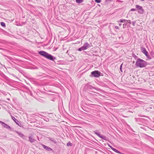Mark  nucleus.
I'll return each instance as SVG.
<instances>
[{"label":"nucleus","mask_w":154,"mask_h":154,"mask_svg":"<svg viewBox=\"0 0 154 154\" xmlns=\"http://www.w3.org/2000/svg\"><path fill=\"white\" fill-rule=\"evenodd\" d=\"M83 2V0H76V2L78 4H80Z\"/></svg>","instance_id":"nucleus-19"},{"label":"nucleus","mask_w":154,"mask_h":154,"mask_svg":"<svg viewBox=\"0 0 154 154\" xmlns=\"http://www.w3.org/2000/svg\"><path fill=\"white\" fill-rule=\"evenodd\" d=\"M48 139L49 140H51V141L55 143H57V141L55 139H54V138L49 137L48 138Z\"/></svg>","instance_id":"nucleus-15"},{"label":"nucleus","mask_w":154,"mask_h":154,"mask_svg":"<svg viewBox=\"0 0 154 154\" xmlns=\"http://www.w3.org/2000/svg\"><path fill=\"white\" fill-rule=\"evenodd\" d=\"M133 57L135 59H137L138 58L137 56L135 54H132Z\"/></svg>","instance_id":"nucleus-24"},{"label":"nucleus","mask_w":154,"mask_h":154,"mask_svg":"<svg viewBox=\"0 0 154 154\" xmlns=\"http://www.w3.org/2000/svg\"><path fill=\"white\" fill-rule=\"evenodd\" d=\"M88 89H94L95 87L91 85H87Z\"/></svg>","instance_id":"nucleus-17"},{"label":"nucleus","mask_w":154,"mask_h":154,"mask_svg":"<svg viewBox=\"0 0 154 154\" xmlns=\"http://www.w3.org/2000/svg\"><path fill=\"white\" fill-rule=\"evenodd\" d=\"M68 51H67V52H66V53H68Z\"/></svg>","instance_id":"nucleus-39"},{"label":"nucleus","mask_w":154,"mask_h":154,"mask_svg":"<svg viewBox=\"0 0 154 154\" xmlns=\"http://www.w3.org/2000/svg\"><path fill=\"white\" fill-rule=\"evenodd\" d=\"M94 1L97 3H100L101 2V0H94Z\"/></svg>","instance_id":"nucleus-28"},{"label":"nucleus","mask_w":154,"mask_h":154,"mask_svg":"<svg viewBox=\"0 0 154 154\" xmlns=\"http://www.w3.org/2000/svg\"><path fill=\"white\" fill-rule=\"evenodd\" d=\"M115 28L116 29H118L119 28V27L118 26H115Z\"/></svg>","instance_id":"nucleus-34"},{"label":"nucleus","mask_w":154,"mask_h":154,"mask_svg":"<svg viewBox=\"0 0 154 154\" xmlns=\"http://www.w3.org/2000/svg\"><path fill=\"white\" fill-rule=\"evenodd\" d=\"M135 119L137 123L141 126L144 125H146L147 121L146 120L143 119H137L136 118H135Z\"/></svg>","instance_id":"nucleus-3"},{"label":"nucleus","mask_w":154,"mask_h":154,"mask_svg":"<svg viewBox=\"0 0 154 154\" xmlns=\"http://www.w3.org/2000/svg\"><path fill=\"white\" fill-rule=\"evenodd\" d=\"M42 146L43 148L45 149L46 150H47L49 151H53V149L50 147L48 146H47L43 144H42Z\"/></svg>","instance_id":"nucleus-10"},{"label":"nucleus","mask_w":154,"mask_h":154,"mask_svg":"<svg viewBox=\"0 0 154 154\" xmlns=\"http://www.w3.org/2000/svg\"><path fill=\"white\" fill-rule=\"evenodd\" d=\"M147 65L146 62L140 58H138L136 61V66L140 68L145 67Z\"/></svg>","instance_id":"nucleus-2"},{"label":"nucleus","mask_w":154,"mask_h":154,"mask_svg":"<svg viewBox=\"0 0 154 154\" xmlns=\"http://www.w3.org/2000/svg\"><path fill=\"white\" fill-rule=\"evenodd\" d=\"M97 94H100L98 93H97Z\"/></svg>","instance_id":"nucleus-38"},{"label":"nucleus","mask_w":154,"mask_h":154,"mask_svg":"<svg viewBox=\"0 0 154 154\" xmlns=\"http://www.w3.org/2000/svg\"><path fill=\"white\" fill-rule=\"evenodd\" d=\"M152 22H154V18L152 20Z\"/></svg>","instance_id":"nucleus-37"},{"label":"nucleus","mask_w":154,"mask_h":154,"mask_svg":"<svg viewBox=\"0 0 154 154\" xmlns=\"http://www.w3.org/2000/svg\"><path fill=\"white\" fill-rule=\"evenodd\" d=\"M98 130H96V131H94L93 132L95 134L97 135V136H98L99 137H100L102 139L106 141L108 140V138H107L106 136L102 135H100V133L98 132Z\"/></svg>","instance_id":"nucleus-5"},{"label":"nucleus","mask_w":154,"mask_h":154,"mask_svg":"<svg viewBox=\"0 0 154 154\" xmlns=\"http://www.w3.org/2000/svg\"><path fill=\"white\" fill-rule=\"evenodd\" d=\"M94 89L96 90H97L98 91H100V92H104V91L101 90L99 88H96L95 87Z\"/></svg>","instance_id":"nucleus-18"},{"label":"nucleus","mask_w":154,"mask_h":154,"mask_svg":"<svg viewBox=\"0 0 154 154\" xmlns=\"http://www.w3.org/2000/svg\"><path fill=\"white\" fill-rule=\"evenodd\" d=\"M29 141L31 143H32L35 141V140L33 138L32 136H29Z\"/></svg>","instance_id":"nucleus-11"},{"label":"nucleus","mask_w":154,"mask_h":154,"mask_svg":"<svg viewBox=\"0 0 154 154\" xmlns=\"http://www.w3.org/2000/svg\"><path fill=\"white\" fill-rule=\"evenodd\" d=\"M146 125L147 124L142 125L140 126V128H141L144 129L145 131H147V130L148 129V127L146 126Z\"/></svg>","instance_id":"nucleus-12"},{"label":"nucleus","mask_w":154,"mask_h":154,"mask_svg":"<svg viewBox=\"0 0 154 154\" xmlns=\"http://www.w3.org/2000/svg\"><path fill=\"white\" fill-rule=\"evenodd\" d=\"M136 8L139 11V13L141 14H143L144 12V10L143 9L142 7L138 5H136Z\"/></svg>","instance_id":"nucleus-6"},{"label":"nucleus","mask_w":154,"mask_h":154,"mask_svg":"<svg viewBox=\"0 0 154 154\" xmlns=\"http://www.w3.org/2000/svg\"><path fill=\"white\" fill-rule=\"evenodd\" d=\"M0 109H1V107H0Z\"/></svg>","instance_id":"nucleus-40"},{"label":"nucleus","mask_w":154,"mask_h":154,"mask_svg":"<svg viewBox=\"0 0 154 154\" xmlns=\"http://www.w3.org/2000/svg\"><path fill=\"white\" fill-rule=\"evenodd\" d=\"M108 146L110 147L111 149L115 152L117 153H119V151L116 149L113 148L112 146L110 145L109 144H108Z\"/></svg>","instance_id":"nucleus-14"},{"label":"nucleus","mask_w":154,"mask_h":154,"mask_svg":"<svg viewBox=\"0 0 154 154\" xmlns=\"http://www.w3.org/2000/svg\"><path fill=\"white\" fill-rule=\"evenodd\" d=\"M135 23L136 22L135 21H134L132 22V24L133 26H134Z\"/></svg>","instance_id":"nucleus-30"},{"label":"nucleus","mask_w":154,"mask_h":154,"mask_svg":"<svg viewBox=\"0 0 154 154\" xmlns=\"http://www.w3.org/2000/svg\"><path fill=\"white\" fill-rule=\"evenodd\" d=\"M127 22H126V23H125V24H124L123 25V28L124 29L125 28L126 26L127 25Z\"/></svg>","instance_id":"nucleus-25"},{"label":"nucleus","mask_w":154,"mask_h":154,"mask_svg":"<svg viewBox=\"0 0 154 154\" xmlns=\"http://www.w3.org/2000/svg\"><path fill=\"white\" fill-rule=\"evenodd\" d=\"M9 113L10 114L11 116V118L14 121V122L19 126H21V123L18 121L13 116H12V115L11 114V112L9 111Z\"/></svg>","instance_id":"nucleus-7"},{"label":"nucleus","mask_w":154,"mask_h":154,"mask_svg":"<svg viewBox=\"0 0 154 154\" xmlns=\"http://www.w3.org/2000/svg\"><path fill=\"white\" fill-rule=\"evenodd\" d=\"M126 21L127 22V23H129V24H130L131 23V20H127Z\"/></svg>","instance_id":"nucleus-29"},{"label":"nucleus","mask_w":154,"mask_h":154,"mask_svg":"<svg viewBox=\"0 0 154 154\" xmlns=\"http://www.w3.org/2000/svg\"><path fill=\"white\" fill-rule=\"evenodd\" d=\"M82 47L85 50L87 49L88 48L90 47V45L88 42H86L83 44Z\"/></svg>","instance_id":"nucleus-8"},{"label":"nucleus","mask_w":154,"mask_h":154,"mask_svg":"<svg viewBox=\"0 0 154 154\" xmlns=\"http://www.w3.org/2000/svg\"><path fill=\"white\" fill-rule=\"evenodd\" d=\"M127 20H126L125 19H121L119 21H118V22H121V23H123L125 22H126Z\"/></svg>","instance_id":"nucleus-20"},{"label":"nucleus","mask_w":154,"mask_h":154,"mask_svg":"<svg viewBox=\"0 0 154 154\" xmlns=\"http://www.w3.org/2000/svg\"><path fill=\"white\" fill-rule=\"evenodd\" d=\"M38 54L52 61H54L56 59V57H54L44 51H38Z\"/></svg>","instance_id":"nucleus-1"},{"label":"nucleus","mask_w":154,"mask_h":154,"mask_svg":"<svg viewBox=\"0 0 154 154\" xmlns=\"http://www.w3.org/2000/svg\"><path fill=\"white\" fill-rule=\"evenodd\" d=\"M29 92H30V95H31V96H32L33 97V94H32V93L31 92V91H29Z\"/></svg>","instance_id":"nucleus-32"},{"label":"nucleus","mask_w":154,"mask_h":154,"mask_svg":"<svg viewBox=\"0 0 154 154\" xmlns=\"http://www.w3.org/2000/svg\"><path fill=\"white\" fill-rule=\"evenodd\" d=\"M122 65H123V63L121 65V66H120V70L121 71V72H122Z\"/></svg>","instance_id":"nucleus-26"},{"label":"nucleus","mask_w":154,"mask_h":154,"mask_svg":"<svg viewBox=\"0 0 154 154\" xmlns=\"http://www.w3.org/2000/svg\"><path fill=\"white\" fill-rule=\"evenodd\" d=\"M122 24L121 23H119V25L120 26H122Z\"/></svg>","instance_id":"nucleus-36"},{"label":"nucleus","mask_w":154,"mask_h":154,"mask_svg":"<svg viewBox=\"0 0 154 154\" xmlns=\"http://www.w3.org/2000/svg\"><path fill=\"white\" fill-rule=\"evenodd\" d=\"M46 121L48 122L49 121L48 119V118H47L46 120H45Z\"/></svg>","instance_id":"nucleus-35"},{"label":"nucleus","mask_w":154,"mask_h":154,"mask_svg":"<svg viewBox=\"0 0 154 154\" xmlns=\"http://www.w3.org/2000/svg\"><path fill=\"white\" fill-rule=\"evenodd\" d=\"M1 25L3 27H5V24L4 22H1L0 23Z\"/></svg>","instance_id":"nucleus-21"},{"label":"nucleus","mask_w":154,"mask_h":154,"mask_svg":"<svg viewBox=\"0 0 154 154\" xmlns=\"http://www.w3.org/2000/svg\"><path fill=\"white\" fill-rule=\"evenodd\" d=\"M15 132L17 133L22 138H23L24 137V135L22 134L21 132H18L17 131H15Z\"/></svg>","instance_id":"nucleus-13"},{"label":"nucleus","mask_w":154,"mask_h":154,"mask_svg":"<svg viewBox=\"0 0 154 154\" xmlns=\"http://www.w3.org/2000/svg\"><path fill=\"white\" fill-rule=\"evenodd\" d=\"M101 72L98 70H95L92 71L91 73L90 77L98 78L100 76Z\"/></svg>","instance_id":"nucleus-4"},{"label":"nucleus","mask_w":154,"mask_h":154,"mask_svg":"<svg viewBox=\"0 0 154 154\" xmlns=\"http://www.w3.org/2000/svg\"><path fill=\"white\" fill-rule=\"evenodd\" d=\"M141 52L144 54L145 55H147L148 52L146 51V48L143 47H141Z\"/></svg>","instance_id":"nucleus-9"},{"label":"nucleus","mask_w":154,"mask_h":154,"mask_svg":"<svg viewBox=\"0 0 154 154\" xmlns=\"http://www.w3.org/2000/svg\"><path fill=\"white\" fill-rule=\"evenodd\" d=\"M78 50L79 51H81L82 50H85L84 49L82 46L81 47L79 48Z\"/></svg>","instance_id":"nucleus-23"},{"label":"nucleus","mask_w":154,"mask_h":154,"mask_svg":"<svg viewBox=\"0 0 154 154\" xmlns=\"http://www.w3.org/2000/svg\"><path fill=\"white\" fill-rule=\"evenodd\" d=\"M6 128L8 129H11V128L9 126H8V125L7 127V128Z\"/></svg>","instance_id":"nucleus-33"},{"label":"nucleus","mask_w":154,"mask_h":154,"mask_svg":"<svg viewBox=\"0 0 154 154\" xmlns=\"http://www.w3.org/2000/svg\"><path fill=\"white\" fill-rule=\"evenodd\" d=\"M0 123L1 124H2V126H3L5 128H7V127L8 125L6 124H5L4 122L2 121H0Z\"/></svg>","instance_id":"nucleus-16"},{"label":"nucleus","mask_w":154,"mask_h":154,"mask_svg":"<svg viewBox=\"0 0 154 154\" xmlns=\"http://www.w3.org/2000/svg\"><path fill=\"white\" fill-rule=\"evenodd\" d=\"M147 58H148L149 59H151L152 58V57L150 55H148V54H147V55H145Z\"/></svg>","instance_id":"nucleus-22"},{"label":"nucleus","mask_w":154,"mask_h":154,"mask_svg":"<svg viewBox=\"0 0 154 154\" xmlns=\"http://www.w3.org/2000/svg\"><path fill=\"white\" fill-rule=\"evenodd\" d=\"M131 11H136V9L134 8H132L131 10Z\"/></svg>","instance_id":"nucleus-31"},{"label":"nucleus","mask_w":154,"mask_h":154,"mask_svg":"<svg viewBox=\"0 0 154 154\" xmlns=\"http://www.w3.org/2000/svg\"><path fill=\"white\" fill-rule=\"evenodd\" d=\"M66 145L68 146H72V143H70V142H69L67 143Z\"/></svg>","instance_id":"nucleus-27"}]
</instances>
